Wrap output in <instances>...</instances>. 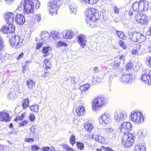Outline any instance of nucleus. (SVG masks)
I'll list each match as a JSON object with an SVG mask.
<instances>
[{
    "label": "nucleus",
    "mask_w": 151,
    "mask_h": 151,
    "mask_svg": "<svg viewBox=\"0 0 151 151\" xmlns=\"http://www.w3.org/2000/svg\"><path fill=\"white\" fill-rule=\"evenodd\" d=\"M84 2L90 4H95L99 1V0H83Z\"/></svg>",
    "instance_id": "48"
},
{
    "label": "nucleus",
    "mask_w": 151,
    "mask_h": 151,
    "mask_svg": "<svg viewBox=\"0 0 151 151\" xmlns=\"http://www.w3.org/2000/svg\"><path fill=\"white\" fill-rule=\"evenodd\" d=\"M132 124L129 122H124L119 127L120 132L124 134L122 138V144L127 148L131 146L134 143V136L128 131L131 130Z\"/></svg>",
    "instance_id": "1"
},
{
    "label": "nucleus",
    "mask_w": 151,
    "mask_h": 151,
    "mask_svg": "<svg viewBox=\"0 0 151 151\" xmlns=\"http://www.w3.org/2000/svg\"><path fill=\"white\" fill-rule=\"evenodd\" d=\"M52 49L51 47L49 46L45 47L43 48L42 50V53L44 54V56L46 57L47 55L46 54L50 51H51Z\"/></svg>",
    "instance_id": "34"
},
{
    "label": "nucleus",
    "mask_w": 151,
    "mask_h": 151,
    "mask_svg": "<svg viewBox=\"0 0 151 151\" xmlns=\"http://www.w3.org/2000/svg\"><path fill=\"white\" fill-rule=\"evenodd\" d=\"M17 97L14 91H10L7 94V98L10 100H14Z\"/></svg>",
    "instance_id": "24"
},
{
    "label": "nucleus",
    "mask_w": 151,
    "mask_h": 151,
    "mask_svg": "<svg viewBox=\"0 0 151 151\" xmlns=\"http://www.w3.org/2000/svg\"><path fill=\"white\" fill-rule=\"evenodd\" d=\"M36 5V9H38L39 8L40 5V3L37 0V1H35L34 4V6Z\"/></svg>",
    "instance_id": "61"
},
{
    "label": "nucleus",
    "mask_w": 151,
    "mask_h": 151,
    "mask_svg": "<svg viewBox=\"0 0 151 151\" xmlns=\"http://www.w3.org/2000/svg\"><path fill=\"white\" fill-rule=\"evenodd\" d=\"M146 62L147 63H148L149 66L151 68V57H148L146 59Z\"/></svg>",
    "instance_id": "52"
},
{
    "label": "nucleus",
    "mask_w": 151,
    "mask_h": 151,
    "mask_svg": "<svg viewBox=\"0 0 151 151\" xmlns=\"http://www.w3.org/2000/svg\"><path fill=\"white\" fill-rule=\"evenodd\" d=\"M134 62H130L129 63H128V64L127 65L126 68V71L129 72L133 68L134 69Z\"/></svg>",
    "instance_id": "36"
},
{
    "label": "nucleus",
    "mask_w": 151,
    "mask_h": 151,
    "mask_svg": "<svg viewBox=\"0 0 151 151\" xmlns=\"http://www.w3.org/2000/svg\"><path fill=\"white\" fill-rule=\"evenodd\" d=\"M70 143L73 145L76 142V137L73 134H72L70 138Z\"/></svg>",
    "instance_id": "46"
},
{
    "label": "nucleus",
    "mask_w": 151,
    "mask_h": 151,
    "mask_svg": "<svg viewBox=\"0 0 151 151\" xmlns=\"http://www.w3.org/2000/svg\"><path fill=\"white\" fill-rule=\"evenodd\" d=\"M15 30V26L12 24H9L7 25L4 26L1 29V30L4 33L8 34L13 32Z\"/></svg>",
    "instance_id": "15"
},
{
    "label": "nucleus",
    "mask_w": 151,
    "mask_h": 151,
    "mask_svg": "<svg viewBox=\"0 0 151 151\" xmlns=\"http://www.w3.org/2000/svg\"><path fill=\"white\" fill-rule=\"evenodd\" d=\"M138 47H139V48H134L132 49V53L133 55H138V51H139V48H140L139 45H138Z\"/></svg>",
    "instance_id": "50"
},
{
    "label": "nucleus",
    "mask_w": 151,
    "mask_h": 151,
    "mask_svg": "<svg viewBox=\"0 0 151 151\" xmlns=\"http://www.w3.org/2000/svg\"><path fill=\"white\" fill-rule=\"evenodd\" d=\"M68 78L70 79V81L72 84L75 83L74 77H73L69 76Z\"/></svg>",
    "instance_id": "64"
},
{
    "label": "nucleus",
    "mask_w": 151,
    "mask_h": 151,
    "mask_svg": "<svg viewBox=\"0 0 151 151\" xmlns=\"http://www.w3.org/2000/svg\"><path fill=\"white\" fill-rule=\"evenodd\" d=\"M97 20L93 19L89 20V21H88V23L86 22V23L89 27L91 28L96 27L98 26L96 21Z\"/></svg>",
    "instance_id": "29"
},
{
    "label": "nucleus",
    "mask_w": 151,
    "mask_h": 151,
    "mask_svg": "<svg viewBox=\"0 0 151 151\" xmlns=\"http://www.w3.org/2000/svg\"><path fill=\"white\" fill-rule=\"evenodd\" d=\"M113 9L114 10V13L117 14H119V12L120 11L119 8H118L117 6H115L114 7Z\"/></svg>",
    "instance_id": "56"
},
{
    "label": "nucleus",
    "mask_w": 151,
    "mask_h": 151,
    "mask_svg": "<svg viewBox=\"0 0 151 151\" xmlns=\"http://www.w3.org/2000/svg\"><path fill=\"white\" fill-rule=\"evenodd\" d=\"M97 141L100 143H103L104 142V139L102 136L99 135V138Z\"/></svg>",
    "instance_id": "51"
},
{
    "label": "nucleus",
    "mask_w": 151,
    "mask_h": 151,
    "mask_svg": "<svg viewBox=\"0 0 151 151\" xmlns=\"http://www.w3.org/2000/svg\"><path fill=\"white\" fill-rule=\"evenodd\" d=\"M132 121L135 124H139L145 121L144 116L142 112L137 110L132 111L129 116Z\"/></svg>",
    "instance_id": "2"
},
{
    "label": "nucleus",
    "mask_w": 151,
    "mask_h": 151,
    "mask_svg": "<svg viewBox=\"0 0 151 151\" xmlns=\"http://www.w3.org/2000/svg\"><path fill=\"white\" fill-rule=\"evenodd\" d=\"M145 14H142V15L139 14H136L135 17V19L136 22L142 25H146L148 24L150 20Z\"/></svg>",
    "instance_id": "8"
},
{
    "label": "nucleus",
    "mask_w": 151,
    "mask_h": 151,
    "mask_svg": "<svg viewBox=\"0 0 151 151\" xmlns=\"http://www.w3.org/2000/svg\"><path fill=\"white\" fill-rule=\"evenodd\" d=\"M116 33L119 38L123 40H125L126 39V37L125 35L122 32L116 30Z\"/></svg>",
    "instance_id": "35"
},
{
    "label": "nucleus",
    "mask_w": 151,
    "mask_h": 151,
    "mask_svg": "<svg viewBox=\"0 0 151 151\" xmlns=\"http://www.w3.org/2000/svg\"><path fill=\"white\" fill-rule=\"evenodd\" d=\"M107 103L106 99L104 97H98L93 101L92 108L93 111H97L101 109Z\"/></svg>",
    "instance_id": "3"
},
{
    "label": "nucleus",
    "mask_w": 151,
    "mask_h": 151,
    "mask_svg": "<svg viewBox=\"0 0 151 151\" xmlns=\"http://www.w3.org/2000/svg\"><path fill=\"white\" fill-rule=\"evenodd\" d=\"M41 19V15L40 14L35 15L34 16V20L31 22L32 24L34 25L38 24L40 22Z\"/></svg>",
    "instance_id": "23"
},
{
    "label": "nucleus",
    "mask_w": 151,
    "mask_h": 151,
    "mask_svg": "<svg viewBox=\"0 0 151 151\" xmlns=\"http://www.w3.org/2000/svg\"><path fill=\"white\" fill-rule=\"evenodd\" d=\"M133 78V75L131 73L124 74L120 78V81L123 82L129 83L132 82Z\"/></svg>",
    "instance_id": "13"
},
{
    "label": "nucleus",
    "mask_w": 151,
    "mask_h": 151,
    "mask_svg": "<svg viewBox=\"0 0 151 151\" xmlns=\"http://www.w3.org/2000/svg\"><path fill=\"white\" fill-rule=\"evenodd\" d=\"M117 133V130L113 129L110 136L109 137L110 139H114L116 137Z\"/></svg>",
    "instance_id": "38"
},
{
    "label": "nucleus",
    "mask_w": 151,
    "mask_h": 151,
    "mask_svg": "<svg viewBox=\"0 0 151 151\" xmlns=\"http://www.w3.org/2000/svg\"><path fill=\"white\" fill-rule=\"evenodd\" d=\"M29 101L28 98H26L23 101L22 106L24 109L27 108L29 106Z\"/></svg>",
    "instance_id": "42"
},
{
    "label": "nucleus",
    "mask_w": 151,
    "mask_h": 151,
    "mask_svg": "<svg viewBox=\"0 0 151 151\" xmlns=\"http://www.w3.org/2000/svg\"><path fill=\"white\" fill-rule=\"evenodd\" d=\"M39 105H34L30 106V108L32 111L37 113L39 111Z\"/></svg>",
    "instance_id": "40"
},
{
    "label": "nucleus",
    "mask_w": 151,
    "mask_h": 151,
    "mask_svg": "<svg viewBox=\"0 0 151 151\" xmlns=\"http://www.w3.org/2000/svg\"><path fill=\"white\" fill-rule=\"evenodd\" d=\"M43 44V43L42 42V41H41V42L37 43L36 44L37 46L36 47V48L37 50L39 49L42 46Z\"/></svg>",
    "instance_id": "54"
},
{
    "label": "nucleus",
    "mask_w": 151,
    "mask_h": 151,
    "mask_svg": "<svg viewBox=\"0 0 151 151\" xmlns=\"http://www.w3.org/2000/svg\"><path fill=\"white\" fill-rule=\"evenodd\" d=\"M142 3L140 1L139 2L136 1L134 2L132 6L133 9L137 12L143 11V8L142 7V4L141 5Z\"/></svg>",
    "instance_id": "20"
},
{
    "label": "nucleus",
    "mask_w": 151,
    "mask_h": 151,
    "mask_svg": "<svg viewBox=\"0 0 151 151\" xmlns=\"http://www.w3.org/2000/svg\"><path fill=\"white\" fill-rule=\"evenodd\" d=\"M101 118L105 124H108L111 122L110 114L108 112H105L101 116Z\"/></svg>",
    "instance_id": "17"
},
{
    "label": "nucleus",
    "mask_w": 151,
    "mask_h": 151,
    "mask_svg": "<svg viewBox=\"0 0 151 151\" xmlns=\"http://www.w3.org/2000/svg\"><path fill=\"white\" fill-rule=\"evenodd\" d=\"M50 33V37H51L53 39L59 38L60 37L59 33L57 31H52Z\"/></svg>",
    "instance_id": "30"
},
{
    "label": "nucleus",
    "mask_w": 151,
    "mask_h": 151,
    "mask_svg": "<svg viewBox=\"0 0 151 151\" xmlns=\"http://www.w3.org/2000/svg\"><path fill=\"white\" fill-rule=\"evenodd\" d=\"M76 145L78 148L81 150H83L84 149V144L80 142H76Z\"/></svg>",
    "instance_id": "45"
},
{
    "label": "nucleus",
    "mask_w": 151,
    "mask_h": 151,
    "mask_svg": "<svg viewBox=\"0 0 151 151\" xmlns=\"http://www.w3.org/2000/svg\"><path fill=\"white\" fill-rule=\"evenodd\" d=\"M25 21L24 17L22 14H16L15 22L19 25L23 24Z\"/></svg>",
    "instance_id": "18"
},
{
    "label": "nucleus",
    "mask_w": 151,
    "mask_h": 151,
    "mask_svg": "<svg viewBox=\"0 0 151 151\" xmlns=\"http://www.w3.org/2000/svg\"><path fill=\"white\" fill-rule=\"evenodd\" d=\"M90 87L88 84H86L81 86L80 87V90L82 91H85L88 90Z\"/></svg>",
    "instance_id": "41"
},
{
    "label": "nucleus",
    "mask_w": 151,
    "mask_h": 151,
    "mask_svg": "<svg viewBox=\"0 0 151 151\" xmlns=\"http://www.w3.org/2000/svg\"><path fill=\"white\" fill-rule=\"evenodd\" d=\"M50 59H45L44 60V63H45L46 68L47 71L48 70L50 69L51 65L49 61Z\"/></svg>",
    "instance_id": "37"
},
{
    "label": "nucleus",
    "mask_w": 151,
    "mask_h": 151,
    "mask_svg": "<svg viewBox=\"0 0 151 151\" xmlns=\"http://www.w3.org/2000/svg\"><path fill=\"white\" fill-rule=\"evenodd\" d=\"M118 44L124 49H126L127 48L124 42L122 40H120Z\"/></svg>",
    "instance_id": "44"
},
{
    "label": "nucleus",
    "mask_w": 151,
    "mask_h": 151,
    "mask_svg": "<svg viewBox=\"0 0 151 151\" xmlns=\"http://www.w3.org/2000/svg\"><path fill=\"white\" fill-rule=\"evenodd\" d=\"M35 1H37V0H24L22 1L21 3L23 4L24 7V12L25 14L33 13Z\"/></svg>",
    "instance_id": "5"
},
{
    "label": "nucleus",
    "mask_w": 151,
    "mask_h": 151,
    "mask_svg": "<svg viewBox=\"0 0 151 151\" xmlns=\"http://www.w3.org/2000/svg\"><path fill=\"white\" fill-rule=\"evenodd\" d=\"M137 35L138 36L137 37V39L138 40L137 42L141 43L145 40L146 37L143 35H142L140 33L137 32Z\"/></svg>",
    "instance_id": "31"
},
{
    "label": "nucleus",
    "mask_w": 151,
    "mask_h": 151,
    "mask_svg": "<svg viewBox=\"0 0 151 151\" xmlns=\"http://www.w3.org/2000/svg\"><path fill=\"white\" fill-rule=\"evenodd\" d=\"M50 33L46 31H43L40 32V39L44 44L50 41Z\"/></svg>",
    "instance_id": "10"
},
{
    "label": "nucleus",
    "mask_w": 151,
    "mask_h": 151,
    "mask_svg": "<svg viewBox=\"0 0 151 151\" xmlns=\"http://www.w3.org/2000/svg\"><path fill=\"white\" fill-rule=\"evenodd\" d=\"M120 63L116 61L112 62L110 65V66L112 69L116 70L119 67Z\"/></svg>",
    "instance_id": "33"
},
{
    "label": "nucleus",
    "mask_w": 151,
    "mask_h": 151,
    "mask_svg": "<svg viewBox=\"0 0 151 151\" xmlns=\"http://www.w3.org/2000/svg\"><path fill=\"white\" fill-rule=\"evenodd\" d=\"M29 120L31 121H33L35 119V116L33 114H31L29 116Z\"/></svg>",
    "instance_id": "58"
},
{
    "label": "nucleus",
    "mask_w": 151,
    "mask_h": 151,
    "mask_svg": "<svg viewBox=\"0 0 151 151\" xmlns=\"http://www.w3.org/2000/svg\"><path fill=\"white\" fill-rule=\"evenodd\" d=\"M76 113L78 116H82L85 113V109L83 106H79L76 109Z\"/></svg>",
    "instance_id": "22"
},
{
    "label": "nucleus",
    "mask_w": 151,
    "mask_h": 151,
    "mask_svg": "<svg viewBox=\"0 0 151 151\" xmlns=\"http://www.w3.org/2000/svg\"><path fill=\"white\" fill-rule=\"evenodd\" d=\"M97 10L93 8H89L87 9L85 11V17L86 22L88 23L93 19L98 20L99 18V14L98 13Z\"/></svg>",
    "instance_id": "4"
},
{
    "label": "nucleus",
    "mask_w": 151,
    "mask_h": 151,
    "mask_svg": "<svg viewBox=\"0 0 151 151\" xmlns=\"http://www.w3.org/2000/svg\"><path fill=\"white\" fill-rule=\"evenodd\" d=\"M113 129L112 128H106L105 129V133L108 134L109 137L110 136Z\"/></svg>",
    "instance_id": "47"
},
{
    "label": "nucleus",
    "mask_w": 151,
    "mask_h": 151,
    "mask_svg": "<svg viewBox=\"0 0 151 151\" xmlns=\"http://www.w3.org/2000/svg\"><path fill=\"white\" fill-rule=\"evenodd\" d=\"M143 11H148L149 9H151V2L145 1L143 2Z\"/></svg>",
    "instance_id": "27"
},
{
    "label": "nucleus",
    "mask_w": 151,
    "mask_h": 151,
    "mask_svg": "<svg viewBox=\"0 0 151 151\" xmlns=\"http://www.w3.org/2000/svg\"><path fill=\"white\" fill-rule=\"evenodd\" d=\"M24 40L18 36H15L11 41L10 43L12 46L16 48H19L23 45Z\"/></svg>",
    "instance_id": "9"
},
{
    "label": "nucleus",
    "mask_w": 151,
    "mask_h": 151,
    "mask_svg": "<svg viewBox=\"0 0 151 151\" xmlns=\"http://www.w3.org/2000/svg\"><path fill=\"white\" fill-rule=\"evenodd\" d=\"M50 73L47 71L44 72V74L42 75V77L43 78H46L48 76Z\"/></svg>",
    "instance_id": "62"
},
{
    "label": "nucleus",
    "mask_w": 151,
    "mask_h": 151,
    "mask_svg": "<svg viewBox=\"0 0 151 151\" xmlns=\"http://www.w3.org/2000/svg\"><path fill=\"white\" fill-rule=\"evenodd\" d=\"M25 141L27 142L31 143L34 141V139L33 138H27L25 139Z\"/></svg>",
    "instance_id": "57"
},
{
    "label": "nucleus",
    "mask_w": 151,
    "mask_h": 151,
    "mask_svg": "<svg viewBox=\"0 0 151 151\" xmlns=\"http://www.w3.org/2000/svg\"><path fill=\"white\" fill-rule=\"evenodd\" d=\"M22 4L21 3L18 6L17 9H16L15 12L16 13L19 12L22 10V8L21 7Z\"/></svg>",
    "instance_id": "55"
},
{
    "label": "nucleus",
    "mask_w": 151,
    "mask_h": 151,
    "mask_svg": "<svg viewBox=\"0 0 151 151\" xmlns=\"http://www.w3.org/2000/svg\"><path fill=\"white\" fill-rule=\"evenodd\" d=\"M57 0H50L47 5L50 14L52 15H56L57 14V10L59 8Z\"/></svg>",
    "instance_id": "6"
},
{
    "label": "nucleus",
    "mask_w": 151,
    "mask_h": 151,
    "mask_svg": "<svg viewBox=\"0 0 151 151\" xmlns=\"http://www.w3.org/2000/svg\"><path fill=\"white\" fill-rule=\"evenodd\" d=\"M26 84L27 86L28 89L30 90L33 89L35 87V82L32 80L29 79L26 82Z\"/></svg>",
    "instance_id": "25"
},
{
    "label": "nucleus",
    "mask_w": 151,
    "mask_h": 151,
    "mask_svg": "<svg viewBox=\"0 0 151 151\" xmlns=\"http://www.w3.org/2000/svg\"><path fill=\"white\" fill-rule=\"evenodd\" d=\"M67 46V44L62 41H60L58 42L56 44V47H66Z\"/></svg>",
    "instance_id": "43"
},
{
    "label": "nucleus",
    "mask_w": 151,
    "mask_h": 151,
    "mask_svg": "<svg viewBox=\"0 0 151 151\" xmlns=\"http://www.w3.org/2000/svg\"><path fill=\"white\" fill-rule=\"evenodd\" d=\"M64 147L67 151H74L72 148L69 147L68 145H65L64 146Z\"/></svg>",
    "instance_id": "53"
},
{
    "label": "nucleus",
    "mask_w": 151,
    "mask_h": 151,
    "mask_svg": "<svg viewBox=\"0 0 151 151\" xmlns=\"http://www.w3.org/2000/svg\"><path fill=\"white\" fill-rule=\"evenodd\" d=\"M114 119L117 122H122L127 118V114L124 111H116L114 114Z\"/></svg>",
    "instance_id": "7"
},
{
    "label": "nucleus",
    "mask_w": 151,
    "mask_h": 151,
    "mask_svg": "<svg viewBox=\"0 0 151 151\" xmlns=\"http://www.w3.org/2000/svg\"><path fill=\"white\" fill-rule=\"evenodd\" d=\"M138 36L137 35V32H130L129 36V39L132 40L133 42H136L138 41L137 39V37Z\"/></svg>",
    "instance_id": "26"
},
{
    "label": "nucleus",
    "mask_w": 151,
    "mask_h": 151,
    "mask_svg": "<svg viewBox=\"0 0 151 151\" xmlns=\"http://www.w3.org/2000/svg\"><path fill=\"white\" fill-rule=\"evenodd\" d=\"M10 119L9 113L5 110L0 112V121L7 122L9 121Z\"/></svg>",
    "instance_id": "16"
},
{
    "label": "nucleus",
    "mask_w": 151,
    "mask_h": 151,
    "mask_svg": "<svg viewBox=\"0 0 151 151\" xmlns=\"http://www.w3.org/2000/svg\"><path fill=\"white\" fill-rule=\"evenodd\" d=\"M75 35V33L70 30H65L63 32V38L67 39L73 38Z\"/></svg>",
    "instance_id": "19"
},
{
    "label": "nucleus",
    "mask_w": 151,
    "mask_h": 151,
    "mask_svg": "<svg viewBox=\"0 0 151 151\" xmlns=\"http://www.w3.org/2000/svg\"><path fill=\"white\" fill-rule=\"evenodd\" d=\"M39 149V147L36 145H32V150L34 151V150H37Z\"/></svg>",
    "instance_id": "59"
},
{
    "label": "nucleus",
    "mask_w": 151,
    "mask_h": 151,
    "mask_svg": "<svg viewBox=\"0 0 151 151\" xmlns=\"http://www.w3.org/2000/svg\"><path fill=\"white\" fill-rule=\"evenodd\" d=\"M140 79L145 83L151 86V71L148 70L147 73L142 75Z\"/></svg>",
    "instance_id": "11"
},
{
    "label": "nucleus",
    "mask_w": 151,
    "mask_h": 151,
    "mask_svg": "<svg viewBox=\"0 0 151 151\" xmlns=\"http://www.w3.org/2000/svg\"><path fill=\"white\" fill-rule=\"evenodd\" d=\"M77 41L80 45L81 47L84 48L86 46V41L85 35L83 34H80L77 37Z\"/></svg>",
    "instance_id": "14"
},
{
    "label": "nucleus",
    "mask_w": 151,
    "mask_h": 151,
    "mask_svg": "<svg viewBox=\"0 0 151 151\" xmlns=\"http://www.w3.org/2000/svg\"><path fill=\"white\" fill-rule=\"evenodd\" d=\"M68 7L71 14H76L77 6L75 3L71 2L70 3Z\"/></svg>",
    "instance_id": "21"
},
{
    "label": "nucleus",
    "mask_w": 151,
    "mask_h": 151,
    "mask_svg": "<svg viewBox=\"0 0 151 151\" xmlns=\"http://www.w3.org/2000/svg\"><path fill=\"white\" fill-rule=\"evenodd\" d=\"M26 114V113H24L22 114L21 115L18 116L17 117V118L15 119V121H17L18 120H22L24 117L25 116Z\"/></svg>",
    "instance_id": "49"
},
{
    "label": "nucleus",
    "mask_w": 151,
    "mask_h": 151,
    "mask_svg": "<svg viewBox=\"0 0 151 151\" xmlns=\"http://www.w3.org/2000/svg\"><path fill=\"white\" fill-rule=\"evenodd\" d=\"M134 69L137 71H138L141 68L142 64L140 63L134 62Z\"/></svg>",
    "instance_id": "39"
},
{
    "label": "nucleus",
    "mask_w": 151,
    "mask_h": 151,
    "mask_svg": "<svg viewBox=\"0 0 151 151\" xmlns=\"http://www.w3.org/2000/svg\"><path fill=\"white\" fill-rule=\"evenodd\" d=\"M135 151H146V146L140 144L135 145Z\"/></svg>",
    "instance_id": "28"
},
{
    "label": "nucleus",
    "mask_w": 151,
    "mask_h": 151,
    "mask_svg": "<svg viewBox=\"0 0 151 151\" xmlns=\"http://www.w3.org/2000/svg\"><path fill=\"white\" fill-rule=\"evenodd\" d=\"M15 14L11 12H7L4 15L5 22L8 24H12L15 21Z\"/></svg>",
    "instance_id": "12"
},
{
    "label": "nucleus",
    "mask_w": 151,
    "mask_h": 151,
    "mask_svg": "<svg viewBox=\"0 0 151 151\" xmlns=\"http://www.w3.org/2000/svg\"><path fill=\"white\" fill-rule=\"evenodd\" d=\"M85 129L88 132H90L93 128V125L89 122L86 123L84 125Z\"/></svg>",
    "instance_id": "32"
},
{
    "label": "nucleus",
    "mask_w": 151,
    "mask_h": 151,
    "mask_svg": "<svg viewBox=\"0 0 151 151\" xmlns=\"http://www.w3.org/2000/svg\"><path fill=\"white\" fill-rule=\"evenodd\" d=\"M24 55L23 52H21L17 57V60H20L22 58Z\"/></svg>",
    "instance_id": "60"
},
{
    "label": "nucleus",
    "mask_w": 151,
    "mask_h": 151,
    "mask_svg": "<svg viewBox=\"0 0 151 151\" xmlns=\"http://www.w3.org/2000/svg\"><path fill=\"white\" fill-rule=\"evenodd\" d=\"M99 137V135L93 134L92 135V138L95 140L96 141H97Z\"/></svg>",
    "instance_id": "63"
}]
</instances>
